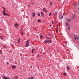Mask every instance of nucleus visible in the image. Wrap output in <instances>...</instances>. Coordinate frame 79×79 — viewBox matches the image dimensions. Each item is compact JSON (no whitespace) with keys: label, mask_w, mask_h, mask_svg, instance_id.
I'll use <instances>...</instances> for the list:
<instances>
[{"label":"nucleus","mask_w":79,"mask_h":79,"mask_svg":"<svg viewBox=\"0 0 79 79\" xmlns=\"http://www.w3.org/2000/svg\"><path fill=\"white\" fill-rule=\"evenodd\" d=\"M16 68V66H15L14 65H13L12 67V69H15Z\"/></svg>","instance_id":"obj_4"},{"label":"nucleus","mask_w":79,"mask_h":79,"mask_svg":"<svg viewBox=\"0 0 79 79\" xmlns=\"http://www.w3.org/2000/svg\"><path fill=\"white\" fill-rule=\"evenodd\" d=\"M22 35H23L24 34V33L23 32H22Z\"/></svg>","instance_id":"obj_31"},{"label":"nucleus","mask_w":79,"mask_h":79,"mask_svg":"<svg viewBox=\"0 0 79 79\" xmlns=\"http://www.w3.org/2000/svg\"><path fill=\"white\" fill-rule=\"evenodd\" d=\"M63 74L64 76H66V73H64Z\"/></svg>","instance_id":"obj_24"},{"label":"nucleus","mask_w":79,"mask_h":79,"mask_svg":"<svg viewBox=\"0 0 79 79\" xmlns=\"http://www.w3.org/2000/svg\"><path fill=\"white\" fill-rule=\"evenodd\" d=\"M50 5L51 6L52 5V2H50Z\"/></svg>","instance_id":"obj_12"},{"label":"nucleus","mask_w":79,"mask_h":79,"mask_svg":"<svg viewBox=\"0 0 79 79\" xmlns=\"http://www.w3.org/2000/svg\"><path fill=\"white\" fill-rule=\"evenodd\" d=\"M67 70H69V67H67Z\"/></svg>","instance_id":"obj_15"},{"label":"nucleus","mask_w":79,"mask_h":79,"mask_svg":"<svg viewBox=\"0 0 79 79\" xmlns=\"http://www.w3.org/2000/svg\"><path fill=\"white\" fill-rule=\"evenodd\" d=\"M6 64H9V63H8V62H7Z\"/></svg>","instance_id":"obj_33"},{"label":"nucleus","mask_w":79,"mask_h":79,"mask_svg":"<svg viewBox=\"0 0 79 79\" xmlns=\"http://www.w3.org/2000/svg\"><path fill=\"white\" fill-rule=\"evenodd\" d=\"M63 16H64V13L63 14V15L62 16V17L61 18V19H62V18H63Z\"/></svg>","instance_id":"obj_29"},{"label":"nucleus","mask_w":79,"mask_h":79,"mask_svg":"<svg viewBox=\"0 0 79 79\" xmlns=\"http://www.w3.org/2000/svg\"><path fill=\"white\" fill-rule=\"evenodd\" d=\"M78 39H79V37H78Z\"/></svg>","instance_id":"obj_45"},{"label":"nucleus","mask_w":79,"mask_h":79,"mask_svg":"<svg viewBox=\"0 0 79 79\" xmlns=\"http://www.w3.org/2000/svg\"><path fill=\"white\" fill-rule=\"evenodd\" d=\"M68 42H66V43H67Z\"/></svg>","instance_id":"obj_44"},{"label":"nucleus","mask_w":79,"mask_h":79,"mask_svg":"<svg viewBox=\"0 0 79 79\" xmlns=\"http://www.w3.org/2000/svg\"><path fill=\"white\" fill-rule=\"evenodd\" d=\"M32 14V16L33 17H34L35 16V12H33Z\"/></svg>","instance_id":"obj_10"},{"label":"nucleus","mask_w":79,"mask_h":79,"mask_svg":"<svg viewBox=\"0 0 79 79\" xmlns=\"http://www.w3.org/2000/svg\"><path fill=\"white\" fill-rule=\"evenodd\" d=\"M28 79H34V77H32L30 78H28Z\"/></svg>","instance_id":"obj_7"},{"label":"nucleus","mask_w":79,"mask_h":79,"mask_svg":"<svg viewBox=\"0 0 79 79\" xmlns=\"http://www.w3.org/2000/svg\"><path fill=\"white\" fill-rule=\"evenodd\" d=\"M0 53H1V54H2V52H1Z\"/></svg>","instance_id":"obj_41"},{"label":"nucleus","mask_w":79,"mask_h":79,"mask_svg":"<svg viewBox=\"0 0 79 79\" xmlns=\"http://www.w3.org/2000/svg\"><path fill=\"white\" fill-rule=\"evenodd\" d=\"M3 47H5V48H6V47L5 46H3Z\"/></svg>","instance_id":"obj_37"},{"label":"nucleus","mask_w":79,"mask_h":79,"mask_svg":"<svg viewBox=\"0 0 79 79\" xmlns=\"http://www.w3.org/2000/svg\"><path fill=\"white\" fill-rule=\"evenodd\" d=\"M15 78H16V79H17V78H18V77L16 76L15 77Z\"/></svg>","instance_id":"obj_28"},{"label":"nucleus","mask_w":79,"mask_h":79,"mask_svg":"<svg viewBox=\"0 0 79 79\" xmlns=\"http://www.w3.org/2000/svg\"><path fill=\"white\" fill-rule=\"evenodd\" d=\"M47 39H50L51 40V38H48L47 37H46Z\"/></svg>","instance_id":"obj_30"},{"label":"nucleus","mask_w":79,"mask_h":79,"mask_svg":"<svg viewBox=\"0 0 79 79\" xmlns=\"http://www.w3.org/2000/svg\"><path fill=\"white\" fill-rule=\"evenodd\" d=\"M0 38L1 39H3V38L2 37L0 36Z\"/></svg>","instance_id":"obj_27"},{"label":"nucleus","mask_w":79,"mask_h":79,"mask_svg":"<svg viewBox=\"0 0 79 79\" xmlns=\"http://www.w3.org/2000/svg\"><path fill=\"white\" fill-rule=\"evenodd\" d=\"M18 26V23H16L15 24V26Z\"/></svg>","instance_id":"obj_16"},{"label":"nucleus","mask_w":79,"mask_h":79,"mask_svg":"<svg viewBox=\"0 0 79 79\" xmlns=\"http://www.w3.org/2000/svg\"><path fill=\"white\" fill-rule=\"evenodd\" d=\"M46 9L44 8H43V11H45Z\"/></svg>","instance_id":"obj_26"},{"label":"nucleus","mask_w":79,"mask_h":79,"mask_svg":"<svg viewBox=\"0 0 79 79\" xmlns=\"http://www.w3.org/2000/svg\"><path fill=\"white\" fill-rule=\"evenodd\" d=\"M50 26H52V24H51Z\"/></svg>","instance_id":"obj_39"},{"label":"nucleus","mask_w":79,"mask_h":79,"mask_svg":"<svg viewBox=\"0 0 79 79\" xmlns=\"http://www.w3.org/2000/svg\"><path fill=\"white\" fill-rule=\"evenodd\" d=\"M15 27H16V28L17 27H16V26H15Z\"/></svg>","instance_id":"obj_42"},{"label":"nucleus","mask_w":79,"mask_h":79,"mask_svg":"<svg viewBox=\"0 0 79 79\" xmlns=\"http://www.w3.org/2000/svg\"><path fill=\"white\" fill-rule=\"evenodd\" d=\"M2 8H3V9L5 8L4 7H3Z\"/></svg>","instance_id":"obj_40"},{"label":"nucleus","mask_w":79,"mask_h":79,"mask_svg":"<svg viewBox=\"0 0 79 79\" xmlns=\"http://www.w3.org/2000/svg\"><path fill=\"white\" fill-rule=\"evenodd\" d=\"M68 27V28L69 30V31H70L71 30V28H70V26H69V27Z\"/></svg>","instance_id":"obj_14"},{"label":"nucleus","mask_w":79,"mask_h":79,"mask_svg":"<svg viewBox=\"0 0 79 79\" xmlns=\"http://www.w3.org/2000/svg\"><path fill=\"white\" fill-rule=\"evenodd\" d=\"M1 30V29H0V31Z\"/></svg>","instance_id":"obj_43"},{"label":"nucleus","mask_w":79,"mask_h":79,"mask_svg":"<svg viewBox=\"0 0 79 79\" xmlns=\"http://www.w3.org/2000/svg\"><path fill=\"white\" fill-rule=\"evenodd\" d=\"M44 42L45 43H48V40H45V41H44Z\"/></svg>","instance_id":"obj_17"},{"label":"nucleus","mask_w":79,"mask_h":79,"mask_svg":"<svg viewBox=\"0 0 79 79\" xmlns=\"http://www.w3.org/2000/svg\"><path fill=\"white\" fill-rule=\"evenodd\" d=\"M46 13H47L48 12V10H47L45 11Z\"/></svg>","instance_id":"obj_34"},{"label":"nucleus","mask_w":79,"mask_h":79,"mask_svg":"<svg viewBox=\"0 0 79 79\" xmlns=\"http://www.w3.org/2000/svg\"><path fill=\"white\" fill-rule=\"evenodd\" d=\"M52 14L51 13H49V16H52Z\"/></svg>","instance_id":"obj_19"},{"label":"nucleus","mask_w":79,"mask_h":79,"mask_svg":"<svg viewBox=\"0 0 79 79\" xmlns=\"http://www.w3.org/2000/svg\"><path fill=\"white\" fill-rule=\"evenodd\" d=\"M2 14L4 16H9V15L8 14L6 13L5 12H3Z\"/></svg>","instance_id":"obj_2"},{"label":"nucleus","mask_w":79,"mask_h":79,"mask_svg":"<svg viewBox=\"0 0 79 79\" xmlns=\"http://www.w3.org/2000/svg\"><path fill=\"white\" fill-rule=\"evenodd\" d=\"M40 37V38H41V39H43V37H42V35H41Z\"/></svg>","instance_id":"obj_23"},{"label":"nucleus","mask_w":79,"mask_h":79,"mask_svg":"<svg viewBox=\"0 0 79 79\" xmlns=\"http://www.w3.org/2000/svg\"><path fill=\"white\" fill-rule=\"evenodd\" d=\"M38 16H40V14H38Z\"/></svg>","instance_id":"obj_32"},{"label":"nucleus","mask_w":79,"mask_h":79,"mask_svg":"<svg viewBox=\"0 0 79 79\" xmlns=\"http://www.w3.org/2000/svg\"><path fill=\"white\" fill-rule=\"evenodd\" d=\"M65 23V24H66V26H67V27H69V26H70L69 24H68V23H67V22H66Z\"/></svg>","instance_id":"obj_6"},{"label":"nucleus","mask_w":79,"mask_h":79,"mask_svg":"<svg viewBox=\"0 0 79 79\" xmlns=\"http://www.w3.org/2000/svg\"><path fill=\"white\" fill-rule=\"evenodd\" d=\"M23 30V29H20V31H22V30Z\"/></svg>","instance_id":"obj_35"},{"label":"nucleus","mask_w":79,"mask_h":79,"mask_svg":"<svg viewBox=\"0 0 79 79\" xmlns=\"http://www.w3.org/2000/svg\"><path fill=\"white\" fill-rule=\"evenodd\" d=\"M6 10V9H5V8H4V10L3 11V12H5V10Z\"/></svg>","instance_id":"obj_25"},{"label":"nucleus","mask_w":79,"mask_h":79,"mask_svg":"<svg viewBox=\"0 0 79 79\" xmlns=\"http://www.w3.org/2000/svg\"><path fill=\"white\" fill-rule=\"evenodd\" d=\"M26 42V44L25 47H29V41L28 40H27Z\"/></svg>","instance_id":"obj_1"},{"label":"nucleus","mask_w":79,"mask_h":79,"mask_svg":"<svg viewBox=\"0 0 79 79\" xmlns=\"http://www.w3.org/2000/svg\"><path fill=\"white\" fill-rule=\"evenodd\" d=\"M37 58H39L40 57V55L39 54H38L37 56Z\"/></svg>","instance_id":"obj_22"},{"label":"nucleus","mask_w":79,"mask_h":79,"mask_svg":"<svg viewBox=\"0 0 79 79\" xmlns=\"http://www.w3.org/2000/svg\"><path fill=\"white\" fill-rule=\"evenodd\" d=\"M48 43L51 42H52V40H48Z\"/></svg>","instance_id":"obj_11"},{"label":"nucleus","mask_w":79,"mask_h":79,"mask_svg":"<svg viewBox=\"0 0 79 79\" xmlns=\"http://www.w3.org/2000/svg\"><path fill=\"white\" fill-rule=\"evenodd\" d=\"M20 40H21V39H20V38H19L18 40L17 43H18V44H19V42H20Z\"/></svg>","instance_id":"obj_5"},{"label":"nucleus","mask_w":79,"mask_h":79,"mask_svg":"<svg viewBox=\"0 0 79 79\" xmlns=\"http://www.w3.org/2000/svg\"><path fill=\"white\" fill-rule=\"evenodd\" d=\"M37 21L38 23H40V22L41 21L40 20V19H38L37 20Z\"/></svg>","instance_id":"obj_20"},{"label":"nucleus","mask_w":79,"mask_h":79,"mask_svg":"<svg viewBox=\"0 0 79 79\" xmlns=\"http://www.w3.org/2000/svg\"><path fill=\"white\" fill-rule=\"evenodd\" d=\"M30 6H31L30 5H28V6H29V7H30Z\"/></svg>","instance_id":"obj_38"},{"label":"nucleus","mask_w":79,"mask_h":79,"mask_svg":"<svg viewBox=\"0 0 79 79\" xmlns=\"http://www.w3.org/2000/svg\"><path fill=\"white\" fill-rule=\"evenodd\" d=\"M51 23H52V24H53V22L52 21L51 22Z\"/></svg>","instance_id":"obj_36"},{"label":"nucleus","mask_w":79,"mask_h":79,"mask_svg":"<svg viewBox=\"0 0 79 79\" xmlns=\"http://www.w3.org/2000/svg\"><path fill=\"white\" fill-rule=\"evenodd\" d=\"M44 13H43V12H41V16H42V15H44Z\"/></svg>","instance_id":"obj_18"},{"label":"nucleus","mask_w":79,"mask_h":79,"mask_svg":"<svg viewBox=\"0 0 79 79\" xmlns=\"http://www.w3.org/2000/svg\"><path fill=\"white\" fill-rule=\"evenodd\" d=\"M56 32H58V28L57 27V28H56Z\"/></svg>","instance_id":"obj_9"},{"label":"nucleus","mask_w":79,"mask_h":79,"mask_svg":"<svg viewBox=\"0 0 79 79\" xmlns=\"http://www.w3.org/2000/svg\"><path fill=\"white\" fill-rule=\"evenodd\" d=\"M34 48L32 49V51H31L32 53H34Z\"/></svg>","instance_id":"obj_21"},{"label":"nucleus","mask_w":79,"mask_h":79,"mask_svg":"<svg viewBox=\"0 0 79 79\" xmlns=\"http://www.w3.org/2000/svg\"><path fill=\"white\" fill-rule=\"evenodd\" d=\"M76 15L75 14H73L72 15V18L73 19H74V18H76Z\"/></svg>","instance_id":"obj_3"},{"label":"nucleus","mask_w":79,"mask_h":79,"mask_svg":"<svg viewBox=\"0 0 79 79\" xmlns=\"http://www.w3.org/2000/svg\"><path fill=\"white\" fill-rule=\"evenodd\" d=\"M74 38L75 40H76L77 39H79V38L77 37H76L75 36H74Z\"/></svg>","instance_id":"obj_8"},{"label":"nucleus","mask_w":79,"mask_h":79,"mask_svg":"<svg viewBox=\"0 0 79 79\" xmlns=\"http://www.w3.org/2000/svg\"><path fill=\"white\" fill-rule=\"evenodd\" d=\"M67 21H68V23H69L70 22V21H71V20L69 19H68L67 20Z\"/></svg>","instance_id":"obj_13"}]
</instances>
